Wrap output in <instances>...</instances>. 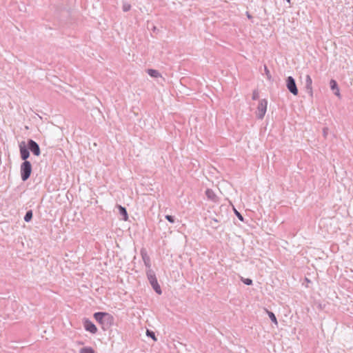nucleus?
<instances>
[{
	"instance_id": "1",
	"label": "nucleus",
	"mask_w": 353,
	"mask_h": 353,
	"mask_svg": "<svg viewBox=\"0 0 353 353\" xmlns=\"http://www.w3.org/2000/svg\"><path fill=\"white\" fill-rule=\"evenodd\" d=\"M95 320L103 325H110L112 323L113 317L105 312H96L94 314Z\"/></svg>"
},
{
	"instance_id": "2",
	"label": "nucleus",
	"mask_w": 353,
	"mask_h": 353,
	"mask_svg": "<svg viewBox=\"0 0 353 353\" xmlns=\"http://www.w3.org/2000/svg\"><path fill=\"white\" fill-rule=\"evenodd\" d=\"M146 274L148 279L152 285L154 290L158 294H161L162 291L160 285L158 283L154 272L152 269H148L146 270Z\"/></svg>"
},
{
	"instance_id": "3",
	"label": "nucleus",
	"mask_w": 353,
	"mask_h": 353,
	"mask_svg": "<svg viewBox=\"0 0 353 353\" xmlns=\"http://www.w3.org/2000/svg\"><path fill=\"white\" fill-rule=\"evenodd\" d=\"M21 177L23 181H27L32 173V165L30 161H23L20 168Z\"/></svg>"
},
{
	"instance_id": "4",
	"label": "nucleus",
	"mask_w": 353,
	"mask_h": 353,
	"mask_svg": "<svg viewBox=\"0 0 353 353\" xmlns=\"http://www.w3.org/2000/svg\"><path fill=\"white\" fill-rule=\"evenodd\" d=\"M268 105V101L266 99H261L258 105L256 114L258 119H262L266 112Z\"/></svg>"
},
{
	"instance_id": "5",
	"label": "nucleus",
	"mask_w": 353,
	"mask_h": 353,
	"mask_svg": "<svg viewBox=\"0 0 353 353\" xmlns=\"http://www.w3.org/2000/svg\"><path fill=\"white\" fill-rule=\"evenodd\" d=\"M286 87L288 90L294 95L298 94V88L296 87L295 80L292 77H288L286 79Z\"/></svg>"
},
{
	"instance_id": "6",
	"label": "nucleus",
	"mask_w": 353,
	"mask_h": 353,
	"mask_svg": "<svg viewBox=\"0 0 353 353\" xmlns=\"http://www.w3.org/2000/svg\"><path fill=\"white\" fill-rule=\"evenodd\" d=\"M27 148L30 150L32 154L35 156H39L41 154L40 148L38 143L32 139H28L27 143Z\"/></svg>"
},
{
	"instance_id": "7",
	"label": "nucleus",
	"mask_w": 353,
	"mask_h": 353,
	"mask_svg": "<svg viewBox=\"0 0 353 353\" xmlns=\"http://www.w3.org/2000/svg\"><path fill=\"white\" fill-rule=\"evenodd\" d=\"M19 147L21 159L23 160L24 161H28L27 159L30 157V152L26 145V143L24 141H21L19 143Z\"/></svg>"
},
{
	"instance_id": "8",
	"label": "nucleus",
	"mask_w": 353,
	"mask_h": 353,
	"mask_svg": "<svg viewBox=\"0 0 353 353\" xmlns=\"http://www.w3.org/2000/svg\"><path fill=\"white\" fill-rule=\"evenodd\" d=\"M83 326L86 331L90 332L92 334H95L97 332L96 325L88 319L84 320Z\"/></svg>"
},
{
	"instance_id": "9",
	"label": "nucleus",
	"mask_w": 353,
	"mask_h": 353,
	"mask_svg": "<svg viewBox=\"0 0 353 353\" xmlns=\"http://www.w3.org/2000/svg\"><path fill=\"white\" fill-rule=\"evenodd\" d=\"M305 87L310 96H312V80L309 74L305 76Z\"/></svg>"
},
{
	"instance_id": "10",
	"label": "nucleus",
	"mask_w": 353,
	"mask_h": 353,
	"mask_svg": "<svg viewBox=\"0 0 353 353\" xmlns=\"http://www.w3.org/2000/svg\"><path fill=\"white\" fill-rule=\"evenodd\" d=\"M205 195L208 200L212 202H217L219 201L218 196L212 189L208 188L205 190Z\"/></svg>"
},
{
	"instance_id": "11",
	"label": "nucleus",
	"mask_w": 353,
	"mask_h": 353,
	"mask_svg": "<svg viewBox=\"0 0 353 353\" xmlns=\"http://www.w3.org/2000/svg\"><path fill=\"white\" fill-rule=\"evenodd\" d=\"M141 254L143 263H144L145 265L147 268V270L148 269H151L150 268V267H151L150 259L149 256L147 254L146 252L144 251V250H141Z\"/></svg>"
},
{
	"instance_id": "12",
	"label": "nucleus",
	"mask_w": 353,
	"mask_h": 353,
	"mask_svg": "<svg viewBox=\"0 0 353 353\" xmlns=\"http://www.w3.org/2000/svg\"><path fill=\"white\" fill-rule=\"evenodd\" d=\"M330 84L331 90L334 91V94L339 97L340 96L339 89L338 84H337L336 81L334 79H332L330 81Z\"/></svg>"
},
{
	"instance_id": "13",
	"label": "nucleus",
	"mask_w": 353,
	"mask_h": 353,
	"mask_svg": "<svg viewBox=\"0 0 353 353\" xmlns=\"http://www.w3.org/2000/svg\"><path fill=\"white\" fill-rule=\"evenodd\" d=\"M118 208H119L120 214L123 216V219L124 221H127L128 219V212H127L125 208H124L121 205H118Z\"/></svg>"
},
{
	"instance_id": "14",
	"label": "nucleus",
	"mask_w": 353,
	"mask_h": 353,
	"mask_svg": "<svg viewBox=\"0 0 353 353\" xmlns=\"http://www.w3.org/2000/svg\"><path fill=\"white\" fill-rule=\"evenodd\" d=\"M147 72L150 77H154V78H158V77H161L160 72L157 70L148 69Z\"/></svg>"
},
{
	"instance_id": "15",
	"label": "nucleus",
	"mask_w": 353,
	"mask_h": 353,
	"mask_svg": "<svg viewBox=\"0 0 353 353\" xmlns=\"http://www.w3.org/2000/svg\"><path fill=\"white\" fill-rule=\"evenodd\" d=\"M267 314H268L270 319H271V321L276 325H278V321H277V319H276V317L275 316V314L271 312V311H269L268 310H265Z\"/></svg>"
},
{
	"instance_id": "16",
	"label": "nucleus",
	"mask_w": 353,
	"mask_h": 353,
	"mask_svg": "<svg viewBox=\"0 0 353 353\" xmlns=\"http://www.w3.org/2000/svg\"><path fill=\"white\" fill-rule=\"evenodd\" d=\"M80 353H94V350L90 347H84L80 350Z\"/></svg>"
},
{
	"instance_id": "17",
	"label": "nucleus",
	"mask_w": 353,
	"mask_h": 353,
	"mask_svg": "<svg viewBox=\"0 0 353 353\" xmlns=\"http://www.w3.org/2000/svg\"><path fill=\"white\" fill-rule=\"evenodd\" d=\"M32 219V210H28L24 216V220L26 222H29Z\"/></svg>"
},
{
	"instance_id": "18",
	"label": "nucleus",
	"mask_w": 353,
	"mask_h": 353,
	"mask_svg": "<svg viewBox=\"0 0 353 353\" xmlns=\"http://www.w3.org/2000/svg\"><path fill=\"white\" fill-rule=\"evenodd\" d=\"M146 334H147V336H150L151 337L152 339H153L154 341H156V337H155V334L154 332L151 331V330H147V332H146Z\"/></svg>"
},
{
	"instance_id": "19",
	"label": "nucleus",
	"mask_w": 353,
	"mask_h": 353,
	"mask_svg": "<svg viewBox=\"0 0 353 353\" xmlns=\"http://www.w3.org/2000/svg\"><path fill=\"white\" fill-rule=\"evenodd\" d=\"M122 8L124 12H128L130 10L131 6L129 3H123Z\"/></svg>"
},
{
	"instance_id": "20",
	"label": "nucleus",
	"mask_w": 353,
	"mask_h": 353,
	"mask_svg": "<svg viewBox=\"0 0 353 353\" xmlns=\"http://www.w3.org/2000/svg\"><path fill=\"white\" fill-rule=\"evenodd\" d=\"M165 219L170 222V223H174L175 219L174 217L171 215H166Z\"/></svg>"
},
{
	"instance_id": "21",
	"label": "nucleus",
	"mask_w": 353,
	"mask_h": 353,
	"mask_svg": "<svg viewBox=\"0 0 353 353\" xmlns=\"http://www.w3.org/2000/svg\"><path fill=\"white\" fill-rule=\"evenodd\" d=\"M243 282L248 285H250L252 284V280L250 279H245L243 280Z\"/></svg>"
},
{
	"instance_id": "22",
	"label": "nucleus",
	"mask_w": 353,
	"mask_h": 353,
	"mask_svg": "<svg viewBox=\"0 0 353 353\" xmlns=\"http://www.w3.org/2000/svg\"><path fill=\"white\" fill-rule=\"evenodd\" d=\"M265 74L267 76V78L268 79H270V78H271L270 72L269 70L268 69V68L266 66H265Z\"/></svg>"
},
{
	"instance_id": "23",
	"label": "nucleus",
	"mask_w": 353,
	"mask_h": 353,
	"mask_svg": "<svg viewBox=\"0 0 353 353\" xmlns=\"http://www.w3.org/2000/svg\"><path fill=\"white\" fill-rule=\"evenodd\" d=\"M235 214L236 215V216L241 220V221H243V216L241 214L240 212H239L237 210H235Z\"/></svg>"
},
{
	"instance_id": "24",
	"label": "nucleus",
	"mask_w": 353,
	"mask_h": 353,
	"mask_svg": "<svg viewBox=\"0 0 353 353\" xmlns=\"http://www.w3.org/2000/svg\"><path fill=\"white\" fill-rule=\"evenodd\" d=\"M258 97H259L258 92L256 91H254L253 94H252V99L256 100L258 99Z\"/></svg>"
},
{
	"instance_id": "25",
	"label": "nucleus",
	"mask_w": 353,
	"mask_h": 353,
	"mask_svg": "<svg viewBox=\"0 0 353 353\" xmlns=\"http://www.w3.org/2000/svg\"><path fill=\"white\" fill-rule=\"evenodd\" d=\"M326 130H327V128H324L323 129V133H324V135L325 136L326 134Z\"/></svg>"
},
{
	"instance_id": "26",
	"label": "nucleus",
	"mask_w": 353,
	"mask_h": 353,
	"mask_svg": "<svg viewBox=\"0 0 353 353\" xmlns=\"http://www.w3.org/2000/svg\"><path fill=\"white\" fill-rule=\"evenodd\" d=\"M288 3H290V0H286Z\"/></svg>"
}]
</instances>
